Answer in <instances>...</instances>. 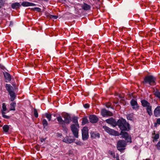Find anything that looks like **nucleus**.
I'll return each mask as SVG.
<instances>
[{
	"mask_svg": "<svg viewBox=\"0 0 160 160\" xmlns=\"http://www.w3.org/2000/svg\"><path fill=\"white\" fill-rule=\"evenodd\" d=\"M65 123H66L65 122H64L63 124H60L62 126V128L66 127Z\"/></svg>",
	"mask_w": 160,
	"mask_h": 160,
	"instance_id": "79ce46f5",
	"label": "nucleus"
},
{
	"mask_svg": "<svg viewBox=\"0 0 160 160\" xmlns=\"http://www.w3.org/2000/svg\"><path fill=\"white\" fill-rule=\"evenodd\" d=\"M117 125L121 131H128L129 129V124L123 119H119L118 121Z\"/></svg>",
	"mask_w": 160,
	"mask_h": 160,
	"instance_id": "f03ea898",
	"label": "nucleus"
},
{
	"mask_svg": "<svg viewBox=\"0 0 160 160\" xmlns=\"http://www.w3.org/2000/svg\"><path fill=\"white\" fill-rule=\"evenodd\" d=\"M82 139L83 140H87L88 138V129L87 127H84L82 130Z\"/></svg>",
	"mask_w": 160,
	"mask_h": 160,
	"instance_id": "0eeeda50",
	"label": "nucleus"
},
{
	"mask_svg": "<svg viewBox=\"0 0 160 160\" xmlns=\"http://www.w3.org/2000/svg\"><path fill=\"white\" fill-rule=\"evenodd\" d=\"M45 140V139H42L41 140V142H43Z\"/></svg>",
	"mask_w": 160,
	"mask_h": 160,
	"instance_id": "49530a36",
	"label": "nucleus"
},
{
	"mask_svg": "<svg viewBox=\"0 0 160 160\" xmlns=\"http://www.w3.org/2000/svg\"><path fill=\"white\" fill-rule=\"evenodd\" d=\"M111 105H112V104L110 102H108L106 103V106L108 108H109L111 107Z\"/></svg>",
	"mask_w": 160,
	"mask_h": 160,
	"instance_id": "e433bc0d",
	"label": "nucleus"
},
{
	"mask_svg": "<svg viewBox=\"0 0 160 160\" xmlns=\"http://www.w3.org/2000/svg\"><path fill=\"white\" fill-rule=\"evenodd\" d=\"M4 76L5 78L8 80L9 81H10L11 80V76L10 75L8 72H5L4 73Z\"/></svg>",
	"mask_w": 160,
	"mask_h": 160,
	"instance_id": "4be33fe9",
	"label": "nucleus"
},
{
	"mask_svg": "<svg viewBox=\"0 0 160 160\" xmlns=\"http://www.w3.org/2000/svg\"><path fill=\"white\" fill-rule=\"evenodd\" d=\"M89 120L92 123H95L97 122L98 120V118L95 115H90L89 117Z\"/></svg>",
	"mask_w": 160,
	"mask_h": 160,
	"instance_id": "f8f14e48",
	"label": "nucleus"
},
{
	"mask_svg": "<svg viewBox=\"0 0 160 160\" xmlns=\"http://www.w3.org/2000/svg\"><path fill=\"white\" fill-rule=\"evenodd\" d=\"M127 118L128 120H132L133 118V114H128L127 116Z\"/></svg>",
	"mask_w": 160,
	"mask_h": 160,
	"instance_id": "bb28decb",
	"label": "nucleus"
},
{
	"mask_svg": "<svg viewBox=\"0 0 160 160\" xmlns=\"http://www.w3.org/2000/svg\"><path fill=\"white\" fill-rule=\"evenodd\" d=\"M98 1H99L100 0H98Z\"/></svg>",
	"mask_w": 160,
	"mask_h": 160,
	"instance_id": "603ef678",
	"label": "nucleus"
},
{
	"mask_svg": "<svg viewBox=\"0 0 160 160\" xmlns=\"http://www.w3.org/2000/svg\"><path fill=\"white\" fill-rule=\"evenodd\" d=\"M5 112H2V116L3 118H6V119H9L10 118V116H7L5 115Z\"/></svg>",
	"mask_w": 160,
	"mask_h": 160,
	"instance_id": "7c9ffc66",
	"label": "nucleus"
},
{
	"mask_svg": "<svg viewBox=\"0 0 160 160\" xmlns=\"http://www.w3.org/2000/svg\"><path fill=\"white\" fill-rule=\"evenodd\" d=\"M121 131L120 134L122 135V137L128 142H131V136H129L128 133L124 131Z\"/></svg>",
	"mask_w": 160,
	"mask_h": 160,
	"instance_id": "6e6552de",
	"label": "nucleus"
},
{
	"mask_svg": "<svg viewBox=\"0 0 160 160\" xmlns=\"http://www.w3.org/2000/svg\"><path fill=\"white\" fill-rule=\"evenodd\" d=\"M84 107L85 108H89V105L88 104L86 103L84 105Z\"/></svg>",
	"mask_w": 160,
	"mask_h": 160,
	"instance_id": "ea45409f",
	"label": "nucleus"
},
{
	"mask_svg": "<svg viewBox=\"0 0 160 160\" xmlns=\"http://www.w3.org/2000/svg\"><path fill=\"white\" fill-rule=\"evenodd\" d=\"M156 146L158 149L160 150V141L158 143Z\"/></svg>",
	"mask_w": 160,
	"mask_h": 160,
	"instance_id": "4c0bfd02",
	"label": "nucleus"
},
{
	"mask_svg": "<svg viewBox=\"0 0 160 160\" xmlns=\"http://www.w3.org/2000/svg\"><path fill=\"white\" fill-rule=\"evenodd\" d=\"M152 106L150 105L148 106L147 108V112L148 114L150 115L151 116L152 114Z\"/></svg>",
	"mask_w": 160,
	"mask_h": 160,
	"instance_id": "412c9836",
	"label": "nucleus"
},
{
	"mask_svg": "<svg viewBox=\"0 0 160 160\" xmlns=\"http://www.w3.org/2000/svg\"><path fill=\"white\" fill-rule=\"evenodd\" d=\"M156 78L152 75H148L145 77L142 83L144 84H148L150 86L156 85Z\"/></svg>",
	"mask_w": 160,
	"mask_h": 160,
	"instance_id": "7ed1b4c3",
	"label": "nucleus"
},
{
	"mask_svg": "<svg viewBox=\"0 0 160 160\" xmlns=\"http://www.w3.org/2000/svg\"><path fill=\"white\" fill-rule=\"evenodd\" d=\"M126 145V143L125 141L122 140H119L117 142V148L118 150L122 152L124 149V148Z\"/></svg>",
	"mask_w": 160,
	"mask_h": 160,
	"instance_id": "423d86ee",
	"label": "nucleus"
},
{
	"mask_svg": "<svg viewBox=\"0 0 160 160\" xmlns=\"http://www.w3.org/2000/svg\"><path fill=\"white\" fill-rule=\"evenodd\" d=\"M62 130L64 131H65L66 132H67L68 129L67 128V127L63 128H62Z\"/></svg>",
	"mask_w": 160,
	"mask_h": 160,
	"instance_id": "37998d69",
	"label": "nucleus"
},
{
	"mask_svg": "<svg viewBox=\"0 0 160 160\" xmlns=\"http://www.w3.org/2000/svg\"><path fill=\"white\" fill-rule=\"evenodd\" d=\"M101 113L102 116L104 117L106 116H111L113 115V114L111 112L108 111L105 109H103L102 110Z\"/></svg>",
	"mask_w": 160,
	"mask_h": 160,
	"instance_id": "9d476101",
	"label": "nucleus"
},
{
	"mask_svg": "<svg viewBox=\"0 0 160 160\" xmlns=\"http://www.w3.org/2000/svg\"><path fill=\"white\" fill-rule=\"evenodd\" d=\"M9 128V126L7 125H4L2 127L3 131L5 132H8Z\"/></svg>",
	"mask_w": 160,
	"mask_h": 160,
	"instance_id": "b1692460",
	"label": "nucleus"
},
{
	"mask_svg": "<svg viewBox=\"0 0 160 160\" xmlns=\"http://www.w3.org/2000/svg\"><path fill=\"white\" fill-rule=\"evenodd\" d=\"M154 94L155 96L159 98L160 99V92L158 91H157L155 92Z\"/></svg>",
	"mask_w": 160,
	"mask_h": 160,
	"instance_id": "2f4dec72",
	"label": "nucleus"
},
{
	"mask_svg": "<svg viewBox=\"0 0 160 160\" xmlns=\"http://www.w3.org/2000/svg\"><path fill=\"white\" fill-rule=\"evenodd\" d=\"M1 122V121L0 120V122Z\"/></svg>",
	"mask_w": 160,
	"mask_h": 160,
	"instance_id": "864d4df0",
	"label": "nucleus"
},
{
	"mask_svg": "<svg viewBox=\"0 0 160 160\" xmlns=\"http://www.w3.org/2000/svg\"><path fill=\"white\" fill-rule=\"evenodd\" d=\"M109 153L111 155V156L114 158H115V153L112 151H110L109 152Z\"/></svg>",
	"mask_w": 160,
	"mask_h": 160,
	"instance_id": "f704fd0d",
	"label": "nucleus"
},
{
	"mask_svg": "<svg viewBox=\"0 0 160 160\" xmlns=\"http://www.w3.org/2000/svg\"><path fill=\"white\" fill-rule=\"evenodd\" d=\"M7 108L6 105V104L5 103H3L2 104V112H5V111L7 110Z\"/></svg>",
	"mask_w": 160,
	"mask_h": 160,
	"instance_id": "c85d7f7f",
	"label": "nucleus"
},
{
	"mask_svg": "<svg viewBox=\"0 0 160 160\" xmlns=\"http://www.w3.org/2000/svg\"><path fill=\"white\" fill-rule=\"evenodd\" d=\"M78 118L76 117H74L72 118V121L73 123H74L73 124H79L78 120Z\"/></svg>",
	"mask_w": 160,
	"mask_h": 160,
	"instance_id": "393cba45",
	"label": "nucleus"
},
{
	"mask_svg": "<svg viewBox=\"0 0 160 160\" xmlns=\"http://www.w3.org/2000/svg\"><path fill=\"white\" fill-rule=\"evenodd\" d=\"M0 127H2V125H0Z\"/></svg>",
	"mask_w": 160,
	"mask_h": 160,
	"instance_id": "8fccbe9b",
	"label": "nucleus"
},
{
	"mask_svg": "<svg viewBox=\"0 0 160 160\" xmlns=\"http://www.w3.org/2000/svg\"><path fill=\"white\" fill-rule=\"evenodd\" d=\"M21 5L18 2H15L14 3H12L11 5V7L13 9H16L19 7Z\"/></svg>",
	"mask_w": 160,
	"mask_h": 160,
	"instance_id": "aec40b11",
	"label": "nucleus"
},
{
	"mask_svg": "<svg viewBox=\"0 0 160 160\" xmlns=\"http://www.w3.org/2000/svg\"><path fill=\"white\" fill-rule=\"evenodd\" d=\"M154 114L156 117L160 116V106H158L156 108L154 111Z\"/></svg>",
	"mask_w": 160,
	"mask_h": 160,
	"instance_id": "4468645a",
	"label": "nucleus"
},
{
	"mask_svg": "<svg viewBox=\"0 0 160 160\" xmlns=\"http://www.w3.org/2000/svg\"><path fill=\"white\" fill-rule=\"evenodd\" d=\"M45 115L46 118L48 119L49 121H50L51 120L52 118V115L51 114L46 113L45 114Z\"/></svg>",
	"mask_w": 160,
	"mask_h": 160,
	"instance_id": "cd10ccee",
	"label": "nucleus"
},
{
	"mask_svg": "<svg viewBox=\"0 0 160 160\" xmlns=\"http://www.w3.org/2000/svg\"><path fill=\"white\" fill-rule=\"evenodd\" d=\"M159 138V135L158 134H156L155 135L154 139H157Z\"/></svg>",
	"mask_w": 160,
	"mask_h": 160,
	"instance_id": "58836bf2",
	"label": "nucleus"
},
{
	"mask_svg": "<svg viewBox=\"0 0 160 160\" xmlns=\"http://www.w3.org/2000/svg\"><path fill=\"white\" fill-rule=\"evenodd\" d=\"M141 103H142V105L144 107H146L147 108L148 107V106H150V104L149 102L147 101L143 100H141Z\"/></svg>",
	"mask_w": 160,
	"mask_h": 160,
	"instance_id": "f3484780",
	"label": "nucleus"
},
{
	"mask_svg": "<svg viewBox=\"0 0 160 160\" xmlns=\"http://www.w3.org/2000/svg\"><path fill=\"white\" fill-rule=\"evenodd\" d=\"M99 48H100V49H101V48H100V47H99Z\"/></svg>",
	"mask_w": 160,
	"mask_h": 160,
	"instance_id": "3c124183",
	"label": "nucleus"
},
{
	"mask_svg": "<svg viewBox=\"0 0 160 160\" xmlns=\"http://www.w3.org/2000/svg\"><path fill=\"white\" fill-rule=\"evenodd\" d=\"M57 119L59 124H63L64 122V120L62 119L61 116L58 117L57 118Z\"/></svg>",
	"mask_w": 160,
	"mask_h": 160,
	"instance_id": "5701e85b",
	"label": "nucleus"
},
{
	"mask_svg": "<svg viewBox=\"0 0 160 160\" xmlns=\"http://www.w3.org/2000/svg\"><path fill=\"white\" fill-rule=\"evenodd\" d=\"M21 5L24 7L31 6H36V4L35 3L28 2H23L22 3Z\"/></svg>",
	"mask_w": 160,
	"mask_h": 160,
	"instance_id": "2eb2a0df",
	"label": "nucleus"
},
{
	"mask_svg": "<svg viewBox=\"0 0 160 160\" xmlns=\"http://www.w3.org/2000/svg\"><path fill=\"white\" fill-rule=\"evenodd\" d=\"M48 16L51 19H56L58 18V16L56 15H49Z\"/></svg>",
	"mask_w": 160,
	"mask_h": 160,
	"instance_id": "473e14b6",
	"label": "nucleus"
},
{
	"mask_svg": "<svg viewBox=\"0 0 160 160\" xmlns=\"http://www.w3.org/2000/svg\"><path fill=\"white\" fill-rule=\"evenodd\" d=\"M105 121L107 123L111 125L113 127H115L117 125L118 121L116 122L115 120L112 118L106 120Z\"/></svg>",
	"mask_w": 160,
	"mask_h": 160,
	"instance_id": "1a4fd4ad",
	"label": "nucleus"
},
{
	"mask_svg": "<svg viewBox=\"0 0 160 160\" xmlns=\"http://www.w3.org/2000/svg\"><path fill=\"white\" fill-rule=\"evenodd\" d=\"M4 4V3L2 0H0V7L1 8Z\"/></svg>",
	"mask_w": 160,
	"mask_h": 160,
	"instance_id": "a19ab883",
	"label": "nucleus"
},
{
	"mask_svg": "<svg viewBox=\"0 0 160 160\" xmlns=\"http://www.w3.org/2000/svg\"><path fill=\"white\" fill-rule=\"evenodd\" d=\"M60 53H63V52H61V51L60 52Z\"/></svg>",
	"mask_w": 160,
	"mask_h": 160,
	"instance_id": "09e8293b",
	"label": "nucleus"
},
{
	"mask_svg": "<svg viewBox=\"0 0 160 160\" xmlns=\"http://www.w3.org/2000/svg\"><path fill=\"white\" fill-rule=\"evenodd\" d=\"M88 122V120L86 117L83 118H82V125H84Z\"/></svg>",
	"mask_w": 160,
	"mask_h": 160,
	"instance_id": "a878e982",
	"label": "nucleus"
},
{
	"mask_svg": "<svg viewBox=\"0 0 160 160\" xmlns=\"http://www.w3.org/2000/svg\"><path fill=\"white\" fill-rule=\"evenodd\" d=\"M33 10H36L38 12H39L41 11V9L39 8H34L32 9Z\"/></svg>",
	"mask_w": 160,
	"mask_h": 160,
	"instance_id": "c9c22d12",
	"label": "nucleus"
},
{
	"mask_svg": "<svg viewBox=\"0 0 160 160\" xmlns=\"http://www.w3.org/2000/svg\"><path fill=\"white\" fill-rule=\"evenodd\" d=\"M157 123L158 124H160V118L157 119Z\"/></svg>",
	"mask_w": 160,
	"mask_h": 160,
	"instance_id": "c03bdc74",
	"label": "nucleus"
},
{
	"mask_svg": "<svg viewBox=\"0 0 160 160\" xmlns=\"http://www.w3.org/2000/svg\"><path fill=\"white\" fill-rule=\"evenodd\" d=\"M63 142L66 143H71L73 142V140L72 139L69 138L68 137H66L63 139L62 140Z\"/></svg>",
	"mask_w": 160,
	"mask_h": 160,
	"instance_id": "a211bd4d",
	"label": "nucleus"
},
{
	"mask_svg": "<svg viewBox=\"0 0 160 160\" xmlns=\"http://www.w3.org/2000/svg\"><path fill=\"white\" fill-rule=\"evenodd\" d=\"M64 122L66 123H69L71 122V117L68 115H66L64 117Z\"/></svg>",
	"mask_w": 160,
	"mask_h": 160,
	"instance_id": "6ab92c4d",
	"label": "nucleus"
},
{
	"mask_svg": "<svg viewBox=\"0 0 160 160\" xmlns=\"http://www.w3.org/2000/svg\"><path fill=\"white\" fill-rule=\"evenodd\" d=\"M103 128L106 132L110 135L115 136H118L119 135V133L117 131L114 129H112L107 126H103Z\"/></svg>",
	"mask_w": 160,
	"mask_h": 160,
	"instance_id": "39448f33",
	"label": "nucleus"
},
{
	"mask_svg": "<svg viewBox=\"0 0 160 160\" xmlns=\"http://www.w3.org/2000/svg\"><path fill=\"white\" fill-rule=\"evenodd\" d=\"M143 160H151L149 158H147L145 159H144Z\"/></svg>",
	"mask_w": 160,
	"mask_h": 160,
	"instance_id": "de8ad7c7",
	"label": "nucleus"
},
{
	"mask_svg": "<svg viewBox=\"0 0 160 160\" xmlns=\"http://www.w3.org/2000/svg\"><path fill=\"white\" fill-rule=\"evenodd\" d=\"M42 124L43 126L45 127L48 125V122L45 119H43L42 121Z\"/></svg>",
	"mask_w": 160,
	"mask_h": 160,
	"instance_id": "c756f323",
	"label": "nucleus"
},
{
	"mask_svg": "<svg viewBox=\"0 0 160 160\" xmlns=\"http://www.w3.org/2000/svg\"><path fill=\"white\" fill-rule=\"evenodd\" d=\"M71 130L75 137L78 138V137L79 124H71L70 126Z\"/></svg>",
	"mask_w": 160,
	"mask_h": 160,
	"instance_id": "20e7f679",
	"label": "nucleus"
},
{
	"mask_svg": "<svg viewBox=\"0 0 160 160\" xmlns=\"http://www.w3.org/2000/svg\"><path fill=\"white\" fill-rule=\"evenodd\" d=\"M91 137L92 139L99 138L100 137V134L96 132H92L90 133Z\"/></svg>",
	"mask_w": 160,
	"mask_h": 160,
	"instance_id": "ddd939ff",
	"label": "nucleus"
},
{
	"mask_svg": "<svg viewBox=\"0 0 160 160\" xmlns=\"http://www.w3.org/2000/svg\"><path fill=\"white\" fill-rule=\"evenodd\" d=\"M6 89L8 94L10 96V100L12 102L10 104V110L15 111V107L16 105V103L14 102H13L15 99L16 97V96L14 92L13 88L10 85L8 84H6L5 85Z\"/></svg>",
	"mask_w": 160,
	"mask_h": 160,
	"instance_id": "f257e3e1",
	"label": "nucleus"
},
{
	"mask_svg": "<svg viewBox=\"0 0 160 160\" xmlns=\"http://www.w3.org/2000/svg\"><path fill=\"white\" fill-rule=\"evenodd\" d=\"M116 160H120L119 159V156L118 154H117L116 156Z\"/></svg>",
	"mask_w": 160,
	"mask_h": 160,
	"instance_id": "a18cd8bd",
	"label": "nucleus"
},
{
	"mask_svg": "<svg viewBox=\"0 0 160 160\" xmlns=\"http://www.w3.org/2000/svg\"><path fill=\"white\" fill-rule=\"evenodd\" d=\"M82 8L85 11H88L90 10L91 7L87 4L84 3L81 6Z\"/></svg>",
	"mask_w": 160,
	"mask_h": 160,
	"instance_id": "dca6fc26",
	"label": "nucleus"
},
{
	"mask_svg": "<svg viewBox=\"0 0 160 160\" xmlns=\"http://www.w3.org/2000/svg\"><path fill=\"white\" fill-rule=\"evenodd\" d=\"M130 103L133 109L137 110L139 109V106H138L136 101L132 99Z\"/></svg>",
	"mask_w": 160,
	"mask_h": 160,
	"instance_id": "9b49d317",
	"label": "nucleus"
},
{
	"mask_svg": "<svg viewBox=\"0 0 160 160\" xmlns=\"http://www.w3.org/2000/svg\"><path fill=\"white\" fill-rule=\"evenodd\" d=\"M34 115L35 117L37 118L38 117V113L37 110L36 108L34 109Z\"/></svg>",
	"mask_w": 160,
	"mask_h": 160,
	"instance_id": "72a5a7b5",
	"label": "nucleus"
}]
</instances>
